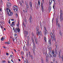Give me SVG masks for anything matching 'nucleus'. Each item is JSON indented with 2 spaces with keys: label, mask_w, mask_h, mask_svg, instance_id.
I'll return each mask as SVG.
<instances>
[{
  "label": "nucleus",
  "mask_w": 63,
  "mask_h": 63,
  "mask_svg": "<svg viewBox=\"0 0 63 63\" xmlns=\"http://www.w3.org/2000/svg\"><path fill=\"white\" fill-rule=\"evenodd\" d=\"M62 10H60V15H62Z\"/></svg>",
  "instance_id": "22"
},
{
  "label": "nucleus",
  "mask_w": 63,
  "mask_h": 63,
  "mask_svg": "<svg viewBox=\"0 0 63 63\" xmlns=\"http://www.w3.org/2000/svg\"><path fill=\"white\" fill-rule=\"evenodd\" d=\"M16 17H17V16H18V15H17V13H16Z\"/></svg>",
  "instance_id": "51"
},
{
  "label": "nucleus",
  "mask_w": 63,
  "mask_h": 63,
  "mask_svg": "<svg viewBox=\"0 0 63 63\" xmlns=\"http://www.w3.org/2000/svg\"><path fill=\"white\" fill-rule=\"evenodd\" d=\"M15 22H12V24H11V26H15Z\"/></svg>",
  "instance_id": "9"
},
{
  "label": "nucleus",
  "mask_w": 63,
  "mask_h": 63,
  "mask_svg": "<svg viewBox=\"0 0 63 63\" xmlns=\"http://www.w3.org/2000/svg\"><path fill=\"white\" fill-rule=\"evenodd\" d=\"M53 61H55V59H53Z\"/></svg>",
  "instance_id": "58"
},
{
  "label": "nucleus",
  "mask_w": 63,
  "mask_h": 63,
  "mask_svg": "<svg viewBox=\"0 0 63 63\" xmlns=\"http://www.w3.org/2000/svg\"><path fill=\"white\" fill-rule=\"evenodd\" d=\"M47 33V30H45L44 31L45 35H46Z\"/></svg>",
  "instance_id": "20"
},
{
  "label": "nucleus",
  "mask_w": 63,
  "mask_h": 63,
  "mask_svg": "<svg viewBox=\"0 0 63 63\" xmlns=\"http://www.w3.org/2000/svg\"><path fill=\"white\" fill-rule=\"evenodd\" d=\"M36 7L37 8H37H38V4H36Z\"/></svg>",
  "instance_id": "47"
},
{
  "label": "nucleus",
  "mask_w": 63,
  "mask_h": 63,
  "mask_svg": "<svg viewBox=\"0 0 63 63\" xmlns=\"http://www.w3.org/2000/svg\"><path fill=\"white\" fill-rule=\"evenodd\" d=\"M19 24L17 25V28H19Z\"/></svg>",
  "instance_id": "48"
},
{
  "label": "nucleus",
  "mask_w": 63,
  "mask_h": 63,
  "mask_svg": "<svg viewBox=\"0 0 63 63\" xmlns=\"http://www.w3.org/2000/svg\"><path fill=\"white\" fill-rule=\"evenodd\" d=\"M50 36L51 38L52 39V40L53 42H56V38H55V36L53 35L52 32H51L50 33Z\"/></svg>",
  "instance_id": "1"
},
{
  "label": "nucleus",
  "mask_w": 63,
  "mask_h": 63,
  "mask_svg": "<svg viewBox=\"0 0 63 63\" xmlns=\"http://www.w3.org/2000/svg\"><path fill=\"white\" fill-rule=\"evenodd\" d=\"M58 27L59 28H60V24L59 23L58 24Z\"/></svg>",
  "instance_id": "35"
},
{
  "label": "nucleus",
  "mask_w": 63,
  "mask_h": 63,
  "mask_svg": "<svg viewBox=\"0 0 63 63\" xmlns=\"http://www.w3.org/2000/svg\"><path fill=\"white\" fill-rule=\"evenodd\" d=\"M44 40L45 41V42H47V39H46V37H44Z\"/></svg>",
  "instance_id": "30"
},
{
  "label": "nucleus",
  "mask_w": 63,
  "mask_h": 63,
  "mask_svg": "<svg viewBox=\"0 0 63 63\" xmlns=\"http://www.w3.org/2000/svg\"><path fill=\"white\" fill-rule=\"evenodd\" d=\"M54 51H52V52L51 53V55H53V54H54Z\"/></svg>",
  "instance_id": "18"
},
{
  "label": "nucleus",
  "mask_w": 63,
  "mask_h": 63,
  "mask_svg": "<svg viewBox=\"0 0 63 63\" xmlns=\"http://www.w3.org/2000/svg\"><path fill=\"white\" fill-rule=\"evenodd\" d=\"M26 7L27 9H28V8H29V6H28V5L26 6Z\"/></svg>",
  "instance_id": "40"
},
{
  "label": "nucleus",
  "mask_w": 63,
  "mask_h": 63,
  "mask_svg": "<svg viewBox=\"0 0 63 63\" xmlns=\"http://www.w3.org/2000/svg\"><path fill=\"white\" fill-rule=\"evenodd\" d=\"M31 19H32V16L31 15L30 18L29 19V20L30 23H31Z\"/></svg>",
  "instance_id": "13"
},
{
  "label": "nucleus",
  "mask_w": 63,
  "mask_h": 63,
  "mask_svg": "<svg viewBox=\"0 0 63 63\" xmlns=\"http://www.w3.org/2000/svg\"><path fill=\"white\" fill-rule=\"evenodd\" d=\"M38 4L39 5H40V1H38Z\"/></svg>",
  "instance_id": "32"
},
{
  "label": "nucleus",
  "mask_w": 63,
  "mask_h": 63,
  "mask_svg": "<svg viewBox=\"0 0 63 63\" xmlns=\"http://www.w3.org/2000/svg\"><path fill=\"white\" fill-rule=\"evenodd\" d=\"M55 46H56V48H57V45L55 44Z\"/></svg>",
  "instance_id": "53"
},
{
  "label": "nucleus",
  "mask_w": 63,
  "mask_h": 63,
  "mask_svg": "<svg viewBox=\"0 0 63 63\" xmlns=\"http://www.w3.org/2000/svg\"><path fill=\"white\" fill-rule=\"evenodd\" d=\"M55 53L56 54H57V50L55 51Z\"/></svg>",
  "instance_id": "44"
},
{
  "label": "nucleus",
  "mask_w": 63,
  "mask_h": 63,
  "mask_svg": "<svg viewBox=\"0 0 63 63\" xmlns=\"http://www.w3.org/2000/svg\"><path fill=\"white\" fill-rule=\"evenodd\" d=\"M60 34L61 35V36H62V33H61V31H60Z\"/></svg>",
  "instance_id": "39"
},
{
  "label": "nucleus",
  "mask_w": 63,
  "mask_h": 63,
  "mask_svg": "<svg viewBox=\"0 0 63 63\" xmlns=\"http://www.w3.org/2000/svg\"><path fill=\"white\" fill-rule=\"evenodd\" d=\"M20 29L18 27V28H17V27H16L15 29L14 32L15 33H17V31L18 33H19V32H20Z\"/></svg>",
  "instance_id": "2"
},
{
  "label": "nucleus",
  "mask_w": 63,
  "mask_h": 63,
  "mask_svg": "<svg viewBox=\"0 0 63 63\" xmlns=\"http://www.w3.org/2000/svg\"><path fill=\"white\" fill-rule=\"evenodd\" d=\"M15 6H16V9L17 10L18 9V7H17V6L16 5H14L13 6V7H15Z\"/></svg>",
  "instance_id": "21"
},
{
  "label": "nucleus",
  "mask_w": 63,
  "mask_h": 63,
  "mask_svg": "<svg viewBox=\"0 0 63 63\" xmlns=\"http://www.w3.org/2000/svg\"><path fill=\"white\" fill-rule=\"evenodd\" d=\"M29 56H30H30H31V54H30V53H29Z\"/></svg>",
  "instance_id": "57"
},
{
  "label": "nucleus",
  "mask_w": 63,
  "mask_h": 63,
  "mask_svg": "<svg viewBox=\"0 0 63 63\" xmlns=\"http://www.w3.org/2000/svg\"><path fill=\"white\" fill-rule=\"evenodd\" d=\"M26 55L27 57H28V53H27V54H26Z\"/></svg>",
  "instance_id": "43"
},
{
  "label": "nucleus",
  "mask_w": 63,
  "mask_h": 63,
  "mask_svg": "<svg viewBox=\"0 0 63 63\" xmlns=\"http://www.w3.org/2000/svg\"><path fill=\"white\" fill-rule=\"evenodd\" d=\"M40 24L41 26V25H42V23H41V21H40Z\"/></svg>",
  "instance_id": "52"
},
{
  "label": "nucleus",
  "mask_w": 63,
  "mask_h": 63,
  "mask_svg": "<svg viewBox=\"0 0 63 63\" xmlns=\"http://www.w3.org/2000/svg\"><path fill=\"white\" fill-rule=\"evenodd\" d=\"M61 50H60L59 52V53H58V57L60 59L61 58V56H60L61 55Z\"/></svg>",
  "instance_id": "5"
},
{
  "label": "nucleus",
  "mask_w": 63,
  "mask_h": 63,
  "mask_svg": "<svg viewBox=\"0 0 63 63\" xmlns=\"http://www.w3.org/2000/svg\"><path fill=\"white\" fill-rule=\"evenodd\" d=\"M42 32L40 31L39 32V31H36V34L37 36H40V34L42 35Z\"/></svg>",
  "instance_id": "3"
},
{
  "label": "nucleus",
  "mask_w": 63,
  "mask_h": 63,
  "mask_svg": "<svg viewBox=\"0 0 63 63\" xmlns=\"http://www.w3.org/2000/svg\"><path fill=\"white\" fill-rule=\"evenodd\" d=\"M33 49H35L36 48V45H35V44H33Z\"/></svg>",
  "instance_id": "15"
},
{
  "label": "nucleus",
  "mask_w": 63,
  "mask_h": 63,
  "mask_svg": "<svg viewBox=\"0 0 63 63\" xmlns=\"http://www.w3.org/2000/svg\"><path fill=\"white\" fill-rule=\"evenodd\" d=\"M62 16V15L61 14L60 16V20L61 21H63V16Z\"/></svg>",
  "instance_id": "6"
},
{
  "label": "nucleus",
  "mask_w": 63,
  "mask_h": 63,
  "mask_svg": "<svg viewBox=\"0 0 63 63\" xmlns=\"http://www.w3.org/2000/svg\"><path fill=\"white\" fill-rule=\"evenodd\" d=\"M48 55L49 57L50 56H51V54H50V53H49V52L48 53Z\"/></svg>",
  "instance_id": "31"
},
{
  "label": "nucleus",
  "mask_w": 63,
  "mask_h": 63,
  "mask_svg": "<svg viewBox=\"0 0 63 63\" xmlns=\"http://www.w3.org/2000/svg\"><path fill=\"white\" fill-rule=\"evenodd\" d=\"M44 30H45V31L46 30H46V27H45V26H44Z\"/></svg>",
  "instance_id": "41"
},
{
  "label": "nucleus",
  "mask_w": 63,
  "mask_h": 63,
  "mask_svg": "<svg viewBox=\"0 0 63 63\" xmlns=\"http://www.w3.org/2000/svg\"><path fill=\"white\" fill-rule=\"evenodd\" d=\"M20 5L22 7L23 6V5H22V3H21V2H20Z\"/></svg>",
  "instance_id": "24"
},
{
  "label": "nucleus",
  "mask_w": 63,
  "mask_h": 63,
  "mask_svg": "<svg viewBox=\"0 0 63 63\" xmlns=\"http://www.w3.org/2000/svg\"><path fill=\"white\" fill-rule=\"evenodd\" d=\"M8 45H9V44H10V43H9V42L8 41L7 42Z\"/></svg>",
  "instance_id": "59"
},
{
  "label": "nucleus",
  "mask_w": 63,
  "mask_h": 63,
  "mask_svg": "<svg viewBox=\"0 0 63 63\" xmlns=\"http://www.w3.org/2000/svg\"><path fill=\"white\" fill-rule=\"evenodd\" d=\"M43 5H42H42H41V6L42 7V9L44 10V7H43Z\"/></svg>",
  "instance_id": "38"
},
{
  "label": "nucleus",
  "mask_w": 63,
  "mask_h": 63,
  "mask_svg": "<svg viewBox=\"0 0 63 63\" xmlns=\"http://www.w3.org/2000/svg\"><path fill=\"white\" fill-rule=\"evenodd\" d=\"M56 25H58V18H56Z\"/></svg>",
  "instance_id": "10"
},
{
  "label": "nucleus",
  "mask_w": 63,
  "mask_h": 63,
  "mask_svg": "<svg viewBox=\"0 0 63 63\" xmlns=\"http://www.w3.org/2000/svg\"><path fill=\"white\" fill-rule=\"evenodd\" d=\"M29 4H30V7H31V9L32 10V9H33V7H32V2H31V1H30Z\"/></svg>",
  "instance_id": "7"
},
{
  "label": "nucleus",
  "mask_w": 63,
  "mask_h": 63,
  "mask_svg": "<svg viewBox=\"0 0 63 63\" xmlns=\"http://www.w3.org/2000/svg\"><path fill=\"white\" fill-rule=\"evenodd\" d=\"M48 10L49 11V12H50V10H51V8H49L48 9Z\"/></svg>",
  "instance_id": "46"
},
{
  "label": "nucleus",
  "mask_w": 63,
  "mask_h": 63,
  "mask_svg": "<svg viewBox=\"0 0 63 63\" xmlns=\"http://www.w3.org/2000/svg\"><path fill=\"white\" fill-rule=\"evenodd\" d=\"M32 36H34V33H33V32H32Z\"/></svg>",
  "instance_id": "55"
},
{
  "label": "nucleus",
  "mask_w": 63,
  "mask_h": 63,
  "mask_svg": "<svg viewBox=\"0 0 63 63\" xmlns=\"http://www.w3.org/2000/svg\"><path fill=\"white\" fill-rule=\"evenodd\" d=\"M15 38H13V42H14V41H15Z\"/></svg>",
  "instance_id": "49"
},
{
  "label": "nucleus",
  "mask_w": 63,
  "mask_h": 63,
  "mask_svg": "<svg viewBox=\"0 0 63 63\" xmlns=\"http://www.w3.org/2000/svg\"><path fill=\"white\" fill-rule=\"evenodd\" d=\"M26 63H28V61L27 60V62H26Z\"/></svg>",
  "instance_id": "64"
},
{
  "label": "nucleus",
  "mask_w": 63,
  "mask_h": 63,
  "mask_svg": "<svg viewBox=\"0 0 63 63\" xmlns=\"http://www.w3.org/2000/svg\"><path fill=\"white\" fill-rule=\"evenodd\" d=\"M36 31H39V27H38V26H37L36 27Z\"/></svg>",
  "instance_id": "14"
},
{
  "label": "nucleus",
  "mask_w": 63,
  "mask_h": 63,
  "mask_svg": "<svg viewBox=\"0 0 63 63\" xmlns=\"http://www.w3.org/2000/svg\"><path fill=\"white\" fill-rule=\"evenodd\" d=\"M54 57H56V55L55 54H54L53 55Z\"/></svg>",
  "instance_id": "36"
},
{
  "label": "nucleus",
  "mask_w": 63,
  "mask_h": 63,
  "mask_svg": "<svg viewBox=\"0 0 63 63\" xmlns=\"http://www.w3.org/2000/svg\"><path fill=\"white\" fill-rule=\"evenodd\" d=\"M49 51L50 52H51V47H50L49 48Z\"/></svg>",
  "instance_id": "25"
},
{
  "label": "nucleus",
  "mask_w": 63,
  "mask_h": 63,
  "mask_svg": "<svg viewBox=\"0 0 63 63\" xmlns=\"http://www.w3.org/2000/svg\"><path fill=\"white\" fill-rule=\"evenodd\" d=\"M7 14H8V16H10V15H9V11H7Z\"/></svg>",
  "instance_id": "28"
},
{
  "label": "nucleus",
  "mask_w": 63,
  "mask_h": 63,
  "mask_svg": "<svg viewBox=\"0 0 63 63\" xmlns=\"http://www.w3.org/2000/svg\"><path fill=\"white\" fill-rule=\"evenodd\" d=\"M52 0H50L49 1V3L50 4L49 5H51V3H52Z\"/></svg>",
  "instance_id": "19"
},
{
  "label": "nucleus",
  "mask_w": 63,
  "mask_h": 63,
  "mask_svg": "<svg viewBox=\"0 0 63 63\" xmlns=\"http://www.w3.org/2000/svg\"><path fill=\"white\" fill-rule=\"evenodd\" d=\"M4 39H5V38H4L3 37H2L1 39V40H4Z\"/></svg>",
  "instance_id": "23"
},
{
  "label": "nucleus",
  "mask_w": 63,
  "mask_h": 63,
  "mask_svg": "<svg viewBox=\"0 0 63 63\" xmlns=\"http://www.w3.org/2000/svg\"><path fill=\"white\" fill-rule=\"evenodd\" d=\"M51 39H49V42H48L49 46H51Z\"/></svg>",
  "instance_id": "11"
},
{
  "label": "nucleus",
  "mask_w": 63,
  "mask_h": 63,
  "mask_svg": "<svg viewBox=\"0 0 63 63\" xmlns=\"http://www.w3.org/2000/svg\"><path fill=\"white\" fill-rule=\"evenodd\" d=\"M58 2H60V0H57Z\"/></svg>",
  "instance_id": "60"
},
{
  "label": "nucleus",
  "mask_w": 63,
  "mask_h": 63,
  "mask_svg": "<svg viewBox=\"0 0 63 63\" xmlns=\"http://www.w3.org/2000/svg\"><path fill=\"white\" fill-rule=\"evenodd\" d=\"M34 40L35 41V42L37 44L38 43V41H37V37H36V35H34Z\"/></svg>",
  "instance_id": "4"
},
{
  "label": "nucleus",
  "mask_w": 63,
  "mask_h": 63,
  "mask_svg": "<svg viewBox=\"0 0 63 63\" xmlns=\"http://www.w3.org/2000/svg\"><path fill=\"white\" fill-rule=\"evenodd\" d=\"M30 40V39L29 38V36H28V38H27V40L28 41H29Z\"/></svg>",
  "instance_id": "33"
},
{
  "label": "nucleus",
  "mask_w": 63,
  "mask_h": 63,
  "mask_svg": "<svg viewBox=\"0 0 63 63\" xmlns=\"http://www.w3.org/2000/svg\"><path fill=\"white\" fill-rule=\"evenodd\" d=\"M46 54H45V52H43V55H46V56H47V52H46Z\"/></svg>",
  "instance_id": "17"
},
{
  "label": "nucleus",
  "mask_w": 63,
  "mask_h": 63,
  "mask_svg": "<svg viewBox=\"0 0 63 63\" xmlns=\"http://www.w3.org/2000/svg\"><path fill=\"white\" fill-rule=\"evenodd\" d=\"M6 55H9V53H6Z\"/></svg>",
  "instance_id": "50"
},
{
  "label": "nucleus",
  "mask_w": 63,
  "mask_h": 63,
  "mask_svg": "<svg viewBox=\"0 0 63 63\" xmlns=\"http://www.w3.org/2000/svg\"><path fill=\"white\" fill-rule=\"evenodd\" d=\"M14 35H15V37H16V41H17V40H16V38H17V34H16V33Z\"/></svg>",
  "instance_id": "16"
},
{
  "label": "nucleus",
  "mask_w": 63,
  "mask_h": 63,
  "mask_svg": "<svg viewBox=\"0 0 63 63\" xmlns=\"http://www.w3.org/2000/svg\"><path fill=\"white\" fill-rule=\"evenodd\" d=\"M25 3L26 4V6H27V5H28V4L27 3V2H26V1L25 2Z\"/></svg>",
  "instance_id": "42"
},
{
  "label": "nucleus",
  "mask_w": 63,
  "mask_h": 63,
  "mask_svg": "<svg viewBox=\"0 0 63 63\" xmlns=\"http://www.w3.org/2000/svg\"><path fill=\"white\" fill-rule=\"evenodd\" d=\"M31 40L32 41V43H33V44H35V41H34V39H33V38H31Z\"/></svg>",
  "instance_id": "12"
},
{
  "label": "nucleus",
  "mask_w": 63,
  "mask_h": 63,
  "mask_svg": "<svg viewBox=\"0 0 63 63\" xmlns=\"http://www.w3.org/2000/svg\"><path fill=\"white\" fill-rule=\"evenodd\" d=\"M55 5L53 4V9H55L54 8H55Z\"/></svg>",
  "instance_id": "26"
},
{
  "label": "nucleus",
  "mask_w": 63,
  "mask_h": 63,
  "mask_svg": "<svg viewBox=\"0 0 63 63\" xmlns=\"http://www.w3.org/2000/svg\"><path fill=\"white\" fill-rule=\"evenodd\" d=\"M13 55H10V57H13Z\"/></svg>",
  "instance_id": "62"
},
{
  "label": "nucleus",
  "mask_w": 63,
  "mask_h": 63,
  "mask_svg": "<svg viewBox=\"0 0 63 63\" xmlns=\"http://www.w3.org/2000/svg\"><path fill=\"white\" fill-rule=\"evenodd\" d=\"M26 34L27 35L28 34V31H26Z\"/></svg>",
  "instance_id": "56"
},
{
  "label": "nucleus",
  "mask_w": 63,
  "mask_h": 63,
  "mask_svg": "<svg viewBox=\"0 0 63 63\" xmlns=\"http://www.w3.org/2000/svg\"><path fill=\"white\" fill-rule=\"evenodd\" d=\"M33 53H34V54H35V49H33Z\"/></svg>",
  "instance_id": "37"
},
{
  "label": "nucleus",
  "mask_w": 63,
  "mask_h": 63,
  "mask_svg": "<svg viewBox=\"0 0 63 63\" xmlns=\"http://www.w3.org/2000/svg\"><path fill=\"white\" fill-rule=\"evenodd\" d=\"M12 21H14V19H11Z\"/></svg>",
  "instance_id": "61"
},
{
  "label": "nucleus",
  "mask_w": 63,
  "mask_h": 63,
  "mask_svg": "<svg viewBox=\"0 0 63 63\" xmlns=\"http://www.w3.org/2000/svg\"><path fill=\"white\" fill-rule=\"evenodd\" d=\"M12 5V4L10 2L9 3L8 2L7 3V4H6V6L7 7H9V6H11Z\"/></svg>",
  "instance_id": "8"
},
{
  "label": "nucleus",
  "mask_w": 63,
  "mask_h": 63,
  "mask_svg": "<svg viewBox=\"0 0 63 63\" xmlns=\"http://www.w3.org/2000/svg\"><path fill=\"white\" fill-rule=\"evenodd\" d=\"M30 57H31V58L32 60H33V56H31Z\"/></svg>",
  "instance_id": "27"
},
{
  "label": "nucleus",
  "mask_w": 63,
  "mask_h": 63,
  "mask_svg": "<svg viewBox=\"0 0 63 63\" xmlns=\"http://www.w3.org/2000/svg\"><path fill=\"white\" fill-rule=\"evenodd\" d=\"M56 4V3L55 2H54V4L53 5H55Z\"/></svg>",
  "instance_id": "63"
},
{
  "label": "nucleus",
  "mask_w": 63,
  "mask_h": 63,
  "mask_svg": "<svg viewBox=\"0 0 63 63\" xmlns=\"http://www.w3.org/2000/svg\"><path fill=\"white\" fill-rule=\"evenodd\" d=\"M41 63H44V61L42 60L41 61Z\"/></svg>",
  "instance_id": "45"
},
{
  "label": "nucleus",
  "mask_w": 63,
  "mask_h": 63,
  "mask_svg": "<svg viewBox=\"0 0 63 63\" xmlns=\"http://www.w3.org/2000/svg\"><path fill=\"white\" fill-rule=\"evenodd\" d=\"M6 62V61H2V63H4V62Z\"/></svg>",
  "instance_id": "54"
},
{
  "label": "nucleus",
  "mask_w": 63,
  "mask_h": 63,
  "mask_svg": "<svg viewBox=\"0 0 63 63\" xmlns=\"http://www.w3.org/2000/svg\"><path fill=\"white\" fill-rule=\"evenodd\" d=\"M10 13V16H12V15H13V12H11Z\"/></svg>",
  "instance_id": "29"
},
{
  "label": "nucleus",
  "mask_w": 63,
  "mask_h": 63,
  "mask_svg": "<svg viewBox=\"0 0 63 63\" xmlns=\"http://www.w3.org/2000/svg\"><path fill=\"white\" fill-rule=\"evenodd\" d=\"M48 58L47 57H46V61H47V62L48 61V59L47 58Z\"/></svg>",
  "instance_id": "34"
}]
</instances>
